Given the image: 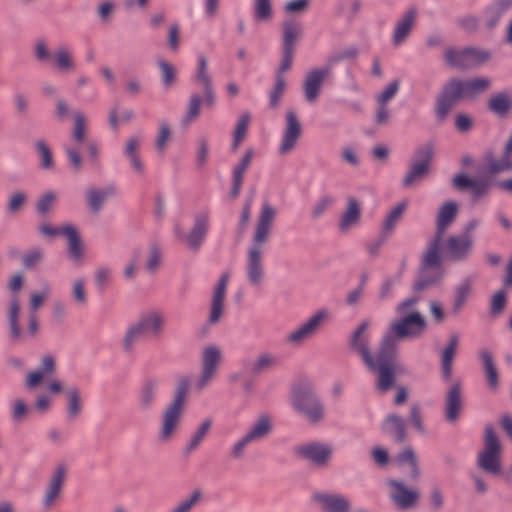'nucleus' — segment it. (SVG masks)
Masks as SVG:
<instances>
[{
    "mask_svg": "<svg viewBox=\"0 0 512 512\" xmlns=\"http://www.w3.org/2000/svg\"><path fill=\"white\" fill-rule=\"evenodd\" d=\"M479 355L488 385L491 389L495 390L498 387V371L494 364L492 353L488 349H482Z\"/></svg>",
    "mask_w": 512,
    "mask_h": 512,
    "instance_id": "41",
    "label": "nucleus"
},
{
    "mask_svg": "<svg viewBox=\"0 0 512 512\" xmlns=\"http://www.w3.org/2000/svg\"><path fill=\"white\" fill-rule=\"evenodd\" d=\"M210 226V216L207 211L195 215L194 224L185 235V241L189 249L198 251L203 244Z\"/></svg>",
    "mask_w": 512,
    "mask_h": 512,
    "instance_id": "21",
    "label": "nucleus"
},
{
    "mask_svg": "<svg viewBox=\"0 0 512 512\" xmlns=\"http://www.w3.org/2000/svg\"><path fill=\"white\" fill-rule=\"evenodd\" d=\"M279 364L278 357L271 352L260 353L254 360L243 362L244 371L251 376H260L275 369Z\"/></svg>",
    "mask_w": 512,
    "mask_h": 512,
    "instance_id": "24",
    "label": "nucleus"
},
{
    "mask_svg": "<svg viewBox=\"0 0 512 512\" xmlns=\"http://www.w3.org/2000/svg\"><path fill=\"white\" fill-rule=\"evenodd\" d=\"M229 282L228 273H223L215 287L211 311L209 315V322L212 324H216L223 314V306H224V298L227 290V285Z\"/></svg>",
    "mask_w": 512,
    "mask_h": 512,
    "instance_id": "27",
    "label": "nucleus"
},
{
    "mask_svg": "<svg viewBox=\"0 0 512 512\" xmlns=\"http://www.w3.org/2000/svg\"><path fill=\"white\" fill-rule=\"evenodd\" d=\"M444 58L447 65L456 69H470L486 63L491 54L487 50L467 47L464 49L446 48Z\"/></svg>",
    "mask_w": 512,
    "mask_h": 512,
    "instance_id": "13",
    "label": "nucleus"
},
{
    "mask_svg": "<svg viewBox=\"0 0 512 512\" xmlns=\"http://www.w3.org/2000/svg\"><path fill=\"white\" fill-rule=\"evenodd\" d=\"M159 381L156 378L146 379L138 393V406L142 411L150 410L156 400Z\"/></svg>",
    "mask_w": 512,
    "mask_h": 512,
    "instance_id": "33",
    "label": "nucleus"
},
{
    "mask_svg": "<svg viewBox=\"0 0 512 512\" xmlns=\"http://www.w3.org/2000/svg\"><path fill=\"white\" fill-rule=\"evenodd\" d=\"M465 98L473 99L491 86V80L484 77L462 80Z\"/></svg>",
    "mask_w": 512,
    "mask_h": 512,
    "instance_id": "42",
    "label": "nucleus"
},
{
    "mask_svg": "<svg viewBox=\"0 0 512 512\" xmlns=\"http://www.w3.org/2000/svg\"><path fill=\"white\" fill-rule=\"evenodd\" d=\"M405 209V203H399L388 212L382 225L383 232L385 235H389L394 231Z\"/></svg>",
    "mask_w": 512,
    "mask_h": 512,
    "instance_id": "45",
    "label": "nucleus"
},
{
    "mask_svg": "<svg viewBox=\"0 0 512 512\" xmlns=\"http://www.w3.org/2000/svg\"><path fill=\"white\" fill-rule=\"evenodd\" d=\"M400 87V80L394 79L392 80L385 89L376 96L377 103L388 104L397 94Z\"/></svg>",
    "mask_w": 512,
    "mask_h": 512,
    "instance_id": "56",
    "label": "nucleus"
},
{
    "mask_svg": "<svg viewBox=\"0 0 512 512\" xmlns=\"http://www.w3.org/2000/svg\"><path fill=\"white\" fill-rule=\"evenodd\" d=\"M465 98L462 80L453 78L442 88L436 102V115L444 120L449 111L462 99Z\"/></svg>",
    "mask_w": 512,
    "mask_h": 512,
    "instance_id": "15",
    "label": "nucleus"
},
{
    "mask_svg": "<svg viewBox=\"0 0 512 512\" xmlns=\"http://www.w3.org/2000/svg\"><path fill=\"white\" fill-rule=\"evenodd\" d=\"M335 203L332 195L325 194L321 196L311 207L310 217L312 220L321 218Z\"/></svg>",
    "mask_w": 512,
    "mask_h": 512,
    "instance_id": "48",
    "label": "nucleus"
},
{
    "mask_svg": "<svg viewBox=\"0 0 512 512\" xmlns=\"http://www.w3.org/2000/svg\"><path fill=\"white\" fill-rule=\"evenodd\" d=\"M166 325L165 317L161 311L150 310L140 315L125 329L120 340L121 351L125 355L135 353L137 345L147 336L160 337Z\"/></svg>",
    "mask_w": 512,
    "mask_h": 512,
    "instance_id": "3",
    "label": "nucleus"
},
{
    "mask_svg": "<svg viewBox=\"0 0 512 512\" xmlns=\"http://www.w3.org/2000/svg\"><path fill=\"white\" fill-rule=\"evenodd\" d=\"M387 485L390 488L389 497L398 509L407 511L416 506L419 500L417 490L408 488L402 480L389 479Z\"/></svg>",
    "mask_w": 512,
    "mask_h": 512,
    "instance_id": "18",
    "label": "nucleus"
},
{
    "mask_svg": "<svg viewBox=\"0 0 512 512\" xmlns=\"http://www.w3.org/2000/svg\"><path fill=\"white\" fill-rule=\"evenodd\" d=\"M370 327V319L361 321L351 332L347 346L351 353L361 359L367 370L376 376V388L384 393L391 390L396 383L400 370L397 361L400 341L420 336L426 328V322L417 311L391 322L374 354L371 349Z\"/></svg>",
    "mask_w": 512,
    "mask_h": 512,
    "instance_id": "1",
    "label": "nucleus"
},
{
    "mask_svg": "<svg viewBox=\"0 0 512 512\" xmlns=\"http://www.w3.org/2000/svg\"><path fill=\"white\" fill-rule=\"evenodd\" d=\"M115 193L116 190L113 186L104 189L89 188L86 192V202L93 213H98L104 202Z\"/></svg>",
    "mask_w": 512,
    "mask_h": 512,
    "instance_id": "37",
    "label": "nucleus"
},
{
    "mask_svg": "<svg viewBox=\"0 0 512 512\" xmlns=\"http://www.w3.org/2000/svg\"><path fill=\"white\" fill-rule=\"evenodd\" d=\"M302 133V125L297 114L293 110L287 111L278 153L284 156L292 152L296 148Z\"/></svg>",
    "mask_w": 512,
    "mask_h": 512,
    "instance_id": "17",
    "label": "nucleus"
},
{
    "mask_svg": "<svg viewBox=\"0 0 512 512\" xmlns=\"http://www.w3.org/2000/svg\"><path fill=\"white\" fill-rule=\"evenodd\" d=\"M293 453L298 458L322 468L329 464L333 455V448L330 444L310 442L294 447Z\"/></svg>",
    "mask_w": 512,
    "mask_h": 512,
    "instance_id": "14",
    "label": "nucleus"
},
{
    "mask_svg": "<svg viewBox=\"0 0 512 512\" xmlns=\"http://www.w3.org/2000/svg\"><path fill=\"white\" fill-rule=\"evenodd\" d=\"M360 217L361 207L359 202L353 197L348 198L346 209L341 215L339 222L340 231L343 233L349 231L359 223Z\"/></svg>",
    "mask_w": 512,
    "mask_h": 512,
    "instance_id": "36",
    "label": "nucleus"
},
{
    "mask_svg": "<svg viewBox=\"0 0 512 512\" xmlns=\"http://www.w3.org/2000/svg\"><path fill=\"white\" fill-rule=\"evenodd\" d=\"M381 429L385 435L393 438L397 443H403L406 439L405 421L397 414L387 415Z\"/></svg>",
    "mask_w": 512,
    "mask_h": 512,
    "instance_id": "31",
    "label": "nucleus"
},
{
    "mask_svg": "<svg viewBox=\"0 0 512 512\" xmlns=\"http://www.w3.org/2000/svg\"><path fill=\"white\" fill-rule=\"evenodd\" d=\"M286 82L283 75H276V83L270 93V105L276 108L279 105L282 95L284 94Z\"/></svg>",
    "mask_w": 512,
    "mask_h": 512,
    "instance_id": "59",
    "label": "nucleus"
},
{
    "mask_svg": "<svg viewBox=\"0 0 512 512\" xmlns=\"http://www.w3.org/2000/svg\"><path fill=\"white\" fill-rule=\"evenodd\" d=\"M209 142L204 136L198 139V151L196 156V164L199 168H203L208 160Z\"/></svg>",
    "mask_w": 512,
    "mask_h": 512,
    "instance_id": "63",
    "label": "nucleus"
},
{
    "mask_svg": "<svg viewBox=\"0 0 512 512\" xmlns=\"http://www.w3.org/2000/svg\"><path fill=\"white\" fill-rule=\"evenodd\" d=\"M73 144H67L64 146L65 152L69 158L71 167L74 171H80L82 167V159L79 152V146L86 143L89 159L92 165L98 163L99 150L98 146L94 141L86 142V119L82 112H74V127L72 131Z\"/></svg>",
    "mask_w": 512,
    "mask_h": 512,
    "instance_id": "7",
    "label": "nucleus"
},
{
    "mask_svg": "<svg viewBox=\"0 0 512 512\" xmlns=\"http://www.w3.org/2000/svg\"><path fill=\"white\" fill-rule=\"evenodd\" d=\"M112 270L109 267L101 266L96 269L94 274V282L99 291H104L111 278Z\"/></svg>",
    "mask_w": 512,
    "mask_h": 512,
    "instance_id": "58",
    "label": "nucleus"
},
{
    "mask_svg": "<svg viewBox=\"0 0 512 512\" xmlns=\"http://www.w3.org/2000/svg\"><path fill=\"white\" fill-rule=\"evenodd\" d=\"M162 261V250L158 244L153 243L150 245L149 255L146 262V269L154 273L158 270Z\"/></svg>",
    "mask_w": 512,
    "mask_h": 512,
    "instance_id": "53",
    "label": "nucleus"
},
{
    "mask_svg": "<svg viewBox=\"0 0 512 512\" xmlns=\"http://www.w3.org/2000/svg\"><path fill=\"white\" fill-rule=\"evenodd\" d=\"M488 110L499 118H506L512 112V93L501 91L490 96Z\"/></svg>",
    "mask_w": 512,
    "mask_h": 512,
    "instance_id": "30",
    "label": "nucleus"
},
{
    "mask_svg": "<svg viewBox=\"0 0 512 512\" xmlns=\"http://www.w3.org/2000/svg\"><path fill=\"white\" fill-rule=\"evenodd\" d=\"M442 250L427 245L422 257L418 277L414 282L413 291L424 292L439 284L443 278Z\"/></svg>",
    "mask_w": 512,
    "mask_h": 512,
    "instance_id": "6",
    "label": "nucleus"
},
{
    "mask_svg": "<svg viewBox=\"0 0 512 512\" xmlns=\"http://www.w3.org/2000/svg\"><path fill=\"white\" fill-rule=\"evenodd\" d=\"M68 240V252L74 262H79L83 257V245L78 231L73 225L64 226V235Z\"/></svg>",
    "mask_w": 512,
    "mask_h": 512,
    "instance_id": "39",
    "label": "nucleus"
},
{
    "mask_svg": "<svg viewBox=\"0 0 512 512\" xmlns=\"http://www.w3.org/2000/svg\"><path fill=\"white\" fill-rule=\"evenodd\" d=\"M117 8L114 0H101L96 7L97 16L103 23L110 22Z\"/></svg>",
    "mask_w": 512,
    "mask_h": 512,
    "instance_id": "52",
    "label": "nucleus"
},
{
    "mask_svg": "<svg viewBox=\"0 0 512 512\" xmlns=\"http://www.w3.org/2000/svg\"><path fill=\"white\" fill-rule=\"evenodd\" d=\"M190 381L188 378H181L176 386L172 400L163 409L160 417L158 439L166 443L172 440L182 421Z\"/></svg>",
    "mask_w": 512,
    "mask_h": 512,
    "instance_id": "4",
    "label": "nucleus"
},
{
    "mask_svg": "<svg viewBox=\"0 0 512 512\" xmlns=\"http://www.w3.org/2000/svg\"><path fill=\"white\" fill-rule=\"evenodd\" d=\"M299 40L300 34H284L282 41V56L293 59Z\"/></svg>",
    "mask_w": 512,
    "mask_h": 512,
    "instance_id": "57",
    "label": "nucleus"
},
{
    "mask_svg": "<svg viewBox=\"0 0 512 512\" xmlns=\"http://www.w3.org/2000/svg\"><path fill=\"white\" fill-rule=\"evenodd\" d=\"M417 17V9L409 8L398 21L394 32H409L415 23Z\"/></svg>",
    "mask_w": 512,
    "mask_h": 512,
    "instance_id": "54",
    "label": "nucleus"
},
{
    "mask_svg": "<svg viewBox=\"0 0 512 512\" xmlns=\"http://www.w3.org/2000/svg\"><path fill=\"white\" fill-rule=\"evenodd\" d=\"M462 406V387L460 382H455L445 396V419L449 423H455L459 418Z\"/></svg>",
    "mask_w": 512,
    "mask_h": 512,
    "instance_id": "25",
    "label": "nucleus"
},
{
    "mask_svg": "<svg viewBox=\"0 0 512 512\" xmlns=\"http://www.w3.org/2000/svg\"><path fill=\"white\" fill-rule=\"evenodd\" d=\"M67 400V418L69 420H75L82 412L83 403L81 398V391L77 387H70L66 393Z\"/></svg>",
    "mask_w": 512,
    "mask_h": 512,
    "instance_id": "40",
    "label": "nucleus"
},
{
    "mask_svg": "<svg viewBox=\"0 0 512 512\" xmlns=\"http://www.w3.org/2000/svg\"><path fill=\"white\" fill-rule=\"evenodd\" d=\"M326 316L327 312L325 310L317 311L305 323L289 333L286 337L287 341L291 344L298 345L311 338L317 333Z\"/></svg>",
    "mask_w": 512,
    "mask_h": 512,
    "instance_id": "20",
    "label": "nucleus"
},
{
    "mask_svg": "<svg viewBox=\"0 0 512 512\" xmlns=\"http://www.w3.org/2000/svg\"><path fill=\"white\" fill-rule=\"evenodd\" d=\"M434 158V146L427 142L419 146L409 161L408 171L402 180L405 188H410L423 181L430 173Z\"/></svg>",
    "mask_w": 512,
    "mask_h": 512,
    "instance_id": "8",
    "label": "nucleus"
},
{
    "mask_svg": "<svg viewBox=\"0 0 512 512\" xmlns=\"http://www.w3.org/2000/svg\"><path fill=\"white\" fill-rule=\"evenodd\" d=\"M222 363V350L217 345L206 346L200 356V374L195 382L197 391H203L216 379Z\"/></svg>",
    "mask_w": 512,
    "mask_h": 512,
    "instance_id": "12",
    "label": "nucleus"
},
{
    "mask_svg": "<svg viewBox=\"0 0 512 512\" xmlns=\"http://www.w3.org/2000/svg\"><path fill=\"white\" fill-rule=\"evenodd\" d=\"M54 60L57 68L61 71H71L75 69L71 53L65 47H61L55 52Z\"/></svg>",
    "mask_w": 512,
    "mask_h": 512,
    "instance_id": "51",
    "label": "nucleus"
},
{
    "mask_svg": "<svg viewBox=\"0 0 512 512\" xmlns=\"http://www.w3.org/2000/svg\"><path fill=\"white\" fill-rule=\"evenodd\" d=\"M512 170V159L510 158V154H506L504 151V155L501 158H495L492 152H488L485 154L484 165H483V173L493 176L505 171Z\"/></svg>",
    "mask_w": 512,
    "mask_h": 512,
    "instance_id": "35",
    "label": "nucleus"
},
{
    "mask_svg": "<svg viewBox=\"0 0 512 512\" xmlns=\"http://www.w3.org/2000/svg\"><path fill=\"white\" fill-rule=\"evenodd\" d=\"M313 500L322 505L327 512H348L350 510L349 500L339 494L314 493Z\"/></svg>",
    "mask_w": 512,
    "mask_h": 512,
    "instance_id": "28",
    "label": "nucleus"
},
{
    "mask_svg": "<svg viewBox=\"0 0 512 512\" xmlns=\"http://www.w3.org/2000/svg\"><path fill=\"white\" fill-rule=\"evenodd\" d=\"M459 211V206L454 201H447L441 205L436 216V229L434 236L428 241L427 245L442 250L443 238L447 229L455 221Z\"/></svg>",
    "mask_w": 512,
    "mask_h": 512,
    "instance_id": "16",
    "label": "nucleus"
},
{
    "mask_svg": "<svg viewBox=\"0 0 512 512\" xmlns=\"http://www.w3.org/2000/svg\"><path fill=\"white\" fill-rule=\"evenodd\" d=\"M473 244V237L461 235L449 236L445 243V256L449 261L463 262L472 253Z\"/></svg>",
    "mask_w": 512,
    "mask_h": 512,
    "instance_id": "19",
    "label": "nucleus"
},
{
    "mask_svg": "<svg viewBox=\"0 0 512 512\" xmlns=\"http://www.w3.org/2000/svg\"><path fill=\"white\" fill-rule=\"evenodd\" d=\"M470 189L473 199L477 201L489 192L490 183L484 179H474Z\"/></svg>",
    "mask_w": 512,
    "mask_h": 512,
    "instance_id": "64",
    "label": "nucleus"
},
{
    "mask_svg": "<svg viewBox=\"0 0 512 512\" xmlns=\"http://www.w3.org/2000/svg\"><path fill=\"white\" fill-rule=\"evenodd\" d=\"M331 65L314 69L305 76L303 90L305 98L308 102L313 103L320 95L322 84L326 77L331 73Z\"/></svg>",
    "mask_w": 512,
    "mask_h": 512,
    "instance_id": "23",
    "label": "nucleus"
},
{
    "mask_svg": "<svg viewBox=\"0 0 512 512\" xmlns=\"http://www.w3.org/2000/svg\"><path fill=\"white\" fill-rule=\"evenodd\" d=\"M56 200V194L53 191L44 193L36 203V210L40 215L47 214Z\"/></svg>",
    "mask_w": 512,
    "mask_h": 512,
    "instance_id": "60",
    "label": "nucleus"
},
{
    "mask_svg": "<svg viewBox=\"0 0 512 512\" xmlns=\"http://www.w3.org/2000/svg\"><path fill=\"white\" fill-rule=\"evenodd\" d=\"M196 85L203 91V96L198 93L191 95L183 121L190 123L200 115L201 104L213 107L215 104V92L212 78L208 72V63L204 55L198 57V67L195 75Z\"/></svg>",
    "mask_w": 512,
    "mask_h": 512,
    "instance_id": "5",
    "label": "nucleus"
},
{
    "mask_svg": "<svg viewBox=\"0 0 512 512\" xmlns=\"http://www.w3.org/2000/svg\"><path fill=\"white\" fill-rule=\"evenodd\" d=\"M37 151L41 157V166L43 169H50L53 167V157L50 148L44 140L36 142Z\"/></svg>",
    "mask_w": 512,
    "mask_h": 512,
    "instance_id": "61",
    "label": "nucleus"
},
{
    "mask_svg": "<svg viewBox=\"0 0 512 512\" xmlns=\"http://www.w3.org/2000/svg\"><path fill=\"white\" fill-rule=\"evenodd\" d=\"M251 120V116L248 112L243 113L236 124L234 133H233V141L231 144V150L237 151L240 144L246 137L248 126Z\"/></svg>",
    "mask_w": 512,
    "mask_h": 512,
    "instance_id": "44",
    "label": "nucleus"
},
{
    "mask_svg": "<svg viewBox=\"0 0 512 512\" xmlns=\"http://www.w3.org/2000/svg\"><path fill=\"white\" fill-rule=\"evenodd\" d=\"M254 155V149L251 147L247 148L239 163L234 167L232 171V187L230 191V197L232 199H236L239 196L244 180V174L249 169Z\"/></svg>",
    "mask_w": 512,
    "mask_h": 512,
    "instance_id": "26",
    "label": "nucleus"
},
{
    "mask_svg": "<svg viewBox=\"0 0 512 512\" xmlns=\"http://www.w3.org/2000/svg\"><path fill=\"white\" fill-rule=\"evenodd\" d=\"M502 446L491 424L486 425L484 447L477 456V465L484 472L498 475L501 472Z\"/></svg>",
    "mask_w": 512,
    "mask_h": 512,
    "instance_id": "11",
    "label": "nucleus"
},
{
    "mask_svg": "<svg viewBox=\"0 0 512 512\" xmlns=\"http://www.w3.org/2000/svg\"><path fill=\"white\" fill-rule=\"evenodd\" d=\"M20 303L17 296L10 301L8 308V324L10 329V339L13 343H17L23 338V334L19 325Z\"/></svg>",
    "mask_w": 512,
    "mask_h": 512,
    "instance_id": "38",
    "label": "nucleus"
},
{
    "mask_svg": "<svg viewBox=\"0 0 512 512\" xmlns=\"http://www.w3.org/2000/svg\"><path fill=\"white\" fill-rule=\"evenodd\" d=\"M212 426V421L210 419L204 420L192 434L190 440L185 446L184 453L186 455L191 454L195 451L203 442L205 437L208 435Z\"/></svg>",
    "mask_w": 512,
    "mask_h": 512,
    "instance_id": "43",
    "label": "nucleus"
},
{
    "mask_svg": "<svg viewBox=\"0 0 512 512\" xmlns=\"http://www.w3.org/2000/svg\"><path fill=\"white\" fill-rule=\"evenodd\" d=\"M43 258V249L40 247H34L21 255L22 266L25 269L31 270L41 263Z\"/></svg>",
    "mask_w": 512,
    "mask_h": 512,
    "instance_id": "50",
    "label": "nucleus"
},
{
    "mask_svg": "<svg viewBox=\"0 0 512 512\" xmlns=\"http://www.w3.org/2000/svg\"><path fill=\"white\" fill-rule=\"evenodd\" d=\"M273 430L271 418L266 415H260L230 448L229 455L234 460H240L244 457L247 447L253 443L266 439Z\"/></svg>",
    "mask_w": 512,
    "mask_h": 512,
    "instance_id": "10",
    "label": "nucleus"
},
{
    "mask_svg": "<svg viewBox=\"0 0 512 512\" xmlns=\"http://www.w3.org/2000/svg\"><path fill=\"white\" fill-rule=\"evenodd\" d=\"M458 345L459 336L456 333L451 334L446 347L441 353V373L442 377L447 381L452 377V364Z\"/></svg>",
    "mask_w": 512,
    "mask_h": 512,
    "instance_id": "34",
    "label": "nucleus"
},
{
    "mask_svg": "<svg viewBox=\"0 0 512 512\" xmlns=\"http://www.w3.org/2000/svg\"><path fill=\"white\" fill-rule=\"evenodd\" d=\"M55 370L56 363L54 357L52 355H45L42 358L41 366L27 375L26 387L28 389H34L42 382L44 377L53 375Z\"/></svg>",
    "mask_w": 512,
    "mask_h": 512,
    "instance_id": "32",
    "label": "nucleus"
},
{
    "mask_svg": "<svg viewBox=\"0 0 512 512\" xmlns=\"http://www.w3.org/2000/svg\"><path fill=\"white\" fill-rule=\"evenodd\" d=\"M292 406L311 424H318L325 415L323 402L310 387H302L294 391Z\"/></svg>",
    "mask_w": 512,
    "mask_h": 512,
    "instance_id": "9",
    "label": "nucleus"
},
{
    "mask_svg": "<svg viewBox=\"0 0 512 512\" xmlns=\"http://www.w3.org/2000/svg\"><path fill=\"white\" fill-rule=\"evenodd\" d=\"M472 286V279L465 278L453 289V300L449 311L451 316L457 317L462 312L472 293Z\"/></svg>",
    "mask_w": 512,
    "mask_h": 512,
    "instance_id": "29",
    "label": "nucleus"
},
{
    "mask_svg": "<svg viewBox=\"0 0 512 512\" xmlns=\"http://www.w3.org/2000/svg\"><path fill=\"white\" fill-rule=\"evenodd\" d=\"M66 467L58 465L51 475L43 496V506L46 510H50L61 495L62 488L66 479Z\"/></svg>",
    "mask_w": 512,
    "mask_h": 512,
    "instance_id": "22",
    "label": "nucleus"
},
{
    "mask_svg": "<svg viewBox=\"0 0 512 512\" xmlns=\"http://www.w3.org/2000/svg\"><path fill=\"white\" fill-rule=\"evenodd\" d=\"M507 303L506 293L504 290H499L492 298L490 305L491 315L497 316L501 314Z\"/></svg>",
    "mask_w": 512,
    "mask_h": 512,
    "instance_id": "62",
    "label": "nucleus"
},
{
    "mask_svg": "<svg viewBox=\"0 0 512 512\" xmlns=\"http://www.w3.org/2000/svg\"><path fill=\"white\" fill-rule=\"evenodd\" d=\"M276 215L277 210L270 203L262 204L245 263L246 277L252 287H260L265 281L263 256L265 246L271 237Z\"/></svg>",
    "mask_w": 512,
    "mask_h": 512,
    "instance_id": "2",
    "label": "nucleus"
},
{
    "mask_svg": "<svg viewBox=\"0 0 512 512\" xmlns=\"http://www.w3.org/2000/svg\"><path fill=\"white\" fill-rule=\"evenodd\" d=\"M397 462L400 464L407 463L411 468V477L415 480L420 476V469L414 450L410 447L406 448L397 456Z\"/></svg>",
    "mask_w": 512,
    "mask_h": 512,
    "instance_id": "49",
    "label": "nucleus"
},
{
    "mask_svg": "<svg viewBox=\"0 0 512 512\" xmlns=\"http://www.w3.org/2000/svg\"><path fill=\"white\" fill-rule=\"evenodd\" d=\"M203 497L200 489L193 490L190 495L178 502L169 512H192Z\"/></svg>",
    "mask_w": 512,
    "mask_h": 512,
    "instance_id": "46",
    "label": "nucleus"
},
{
    "mask_svg": "<svg viewBox=\"0 0 512 512\" xmlns=\"http://www.w3.org/2000/svg\"><path fill=\"white\" fill-rule=\"evenodd\" d=\"M85 286L86 281L82 277L75 279L71 285V298L79 307L86 306L88 303V295Z\"/></svg>",
    "mask_w": 512,
    "mask_h": 512,
    "instance_id": "47",
    "label": "nucleus"
},
{
    "mask_svg": "<svg viewBox=\"0 0 512 512\" xmlns=\"http://www.w3.org/2000/svg\"><path fill=\"white\" fill-rule=\"evenodd\" d=\"M158 66L161 69L162 83L164 87L170 88L176 80L175 67L165 60L158 61Z\"/></svg>",
    "mask_w": 512,
    "mask_h": 512,
    "instance_id": "55",
    "label": "nucleus"
}]
</instances>
